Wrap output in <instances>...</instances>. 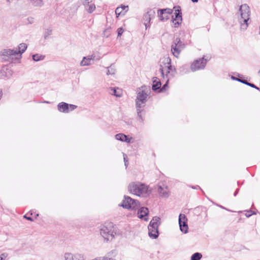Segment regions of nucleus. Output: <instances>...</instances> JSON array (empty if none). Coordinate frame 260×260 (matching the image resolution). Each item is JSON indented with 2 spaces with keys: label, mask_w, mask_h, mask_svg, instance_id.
I'll use <instances>...</instances> for the list:
<instances>
[{
  "label": "nucleus",
  "mask_w": 260,
  "mask_h": 260,
  "mask_svg": "<svg viewBox=\"0 0 260 260\" xmlns=\"http://www.w3.org/2000/svg\"><path fill=\"white\" fill-rule=\"evenodd\" d=\"M149 91V88L146 86H143L139 88L137 90V96L136 99V108L137 115L141 122L144 121L142 113L144 112L143 108L145 107Z\"/></svg>",
  "instance_id": "obj_1"
},
{
  "label": "nucleus",
  "mask_w": 260,
  "mask_h": 260,
  "mask_svg": "<svg viewBox=\"0 0 260 260\" xmlns=\"http://www.w3.org/2000/svg\"><path fill=\"white\" fill-rule=\"evenodd\" d=\"M128 189L130 193L139 197H145L150 193L148 186L139 182L131 183L128 185Z\"/></svg>",
  "instance_id": "obj_2"
},
{
  "label": "nucleus",
  "mask_w": 260,
  "mask_h": 260,
  "mask_svg": "<svg viewBox=\"0 0 260 260\" xmlns=\"http://www.w3.org/2000/svg\"><path fill=\"white\" fill-rule=\"evenodd\" d=\"M240 16L238 18V21L240 24L241 29L245 30L249 24L250 10L247 4L242 5L239 8Z\"/></svg>",
  "instance_id": "obj_3"
},
{
  "label": "nucleus",
  "mask_w": 260,
  "mask_h": 260,
  "mask_svg": "<svg viewBox=\"0 0 260 260\" xmlns=\"http://www.w3.org/2000/svg\"><path fill=\"white\" fill-rule=\"evenodd\" d=\"M27 47V45L25 43H21L17 47L13 49L3 50L1 53L2 55L8 56L12 59L20 58L21 57L22 54L26 50Z\"/></svg>",
  "instance_id": "obj_4"
},
{
  "label": "nucleus",
  "mask_w": 260,
  "mask_h": 260,
  "mask_svg": "<svg viewBox=\"0 0 260 260\" xmlns=\"http://www.w3.org/2000/svg\"><path fill=\"white\" fill-rule=\"evenodd\" d=\"M100 235L106 241L112 240L116 235L113 225H102L100 229Z\"/></svg>",
  "instance_id": "obj_5"
},
{
  "label": "nucleus",
  "mask_w": 260,
  "mask_h": 260,
  "mask_svg": "<svg viewBox=\"0 0 260 260\" xmlns=\"http://www.w3.org/2000/svg\"><path fill=\"white\" fill-rule=\"evenodd\" d=\"M121 206L125 209L135 210L138 209L140 205L138 201L134 200L129 197L125 196L121 204Z\"/></svg>",
  "instance_id": "obj_6"
},
{
  "label": "nucleus",
  "mask_w": 260,
  "mask_h": 260,
  "mask_svg": "<svg viewBox=\"0 0 260 260\" xmlns=\"http://www.w3.org/2000/svg\"><path fill=\"white\" fill-rule=\"evenodd\" d=\"M207 60L202 57L199 59L196 60L190 66V69L192 72L197 70L203 69L205 68Z\"/></svg>",
  "instance_id": "obj_7"
},
{
  "label": "nucleus",
  "mask_w": 260,
  "mask_h": 260,
  "mask_svg": "<svg viewBox=\"0 0 260 260\" xmlns=\"http://www.w3.org/2000/svg\"><path fill=\"white\" fill-rule=\"evenodd\" d=\"M160 224V218L159 217L155 216L150 221L148 226V230L155 231L154 232L157 234L158 232V226Z\"/></svg>",
  "instance_id": "obj_8"
},
{
  "label": "nucleus",
  "mask_w": 260,
  "mask_h": 260,
  "mask_svg": "<svg viewBox=\"0 0 260 260\" xmlns=\"http://www.w3.org/2000/svg\"><path fill=\"white\" fill-rule=\"evenodd\" d=\"M64 260H84V255L79 253H65L64 254Z\"/></svg>",
  "instance_id": "obj_9"
},
{
  "label": "nucleus",
  "mask_w": 260,
  "mask_h": 260,
  "mask_svg": "<svg viewBox=\"0 0 260 260\" xmlns=\"http://www.w3.org/2000/svg\"><path fill=\"white\" fill-rule=\"evenodd\" d=\"M165 67L171 73V78H173L176 74V70L171 65V59L169 57H166L164 60Z\"/></svg>",
  "instance_id": "obj_10"
},
{
  "label": "nucleus",
  "mask_w": 260,
  "mask_h": 260,
  "mask_svg": "<svg viewBox=\"0 0 260 260\" xmlns=\"http://www.w3.org/2000/svg\"><path fill=\"white\" fill-rule=\"evenodd\" d=\"M173 10L171 9H164L158 10V16L161 21L169 18V15L172 13Z\"/></svg>",
  "instance_id": "obj_11"
},
{
  "label": "nucleus",
  "mask_w": 260,
  "mask_h": 260,
  "mask_svg": "<svg viewBox=\"0 0 260 260\" xmlns=\"http://www.w3.org/2000/svg\"><path fill=\"white\" fill-rule=\"evenodd\" d=\"M95 59V55L94 54H92L87 56L83 57L82 60L80 62L81 66H88L92 64L93 63L91 62Z\"/></svg>",
  "instance_id": "obj_12"
},
{
  "label": "nucleus",
  "mask_w": 260,
  "mask_h": 260,
  "mask_svg": "<svg viewBox=\"0 0 260 260\" xmlns=\"http://www.w3.org/2000/svg\"><path fill=\"white\" fill-rule=\"evenodd\" d=\"M174 8L176 9L175 12V18L173 19V22L176 26V24L179 25L182 21V13L180 7H175Z\"/></svg>",
  "instance_id": "obj_13"
},
{
  "label": "nucleus",
  "mask_w": 260,
  "mask_h": 260,
  "mask_svg": "<svg viewBox=\"0 0 260 260\" xmlns=\"http://www.w3.org/2000/svg\"><path fill=\"white\" fill-rule=\"evenodd\" d=\"M149 213L148 209L146 207L141 208L138 212V216L140 219H143L145 221H148L147 215Z\"/></svg>",
  "instance_id": "obj_14"
},
{
  "label": "nucleus",
  "mask_w": 260,
  "mask_h": 260,
  "mask_svg": "<svg viewBox=\"0 0 260 260\" xmlns=\"http://www.w3.org/2000/svg\"><path fill=\"white\" fill-rule=\"evenodd\" d=\"M158 192L162 198H168L169 196V191L167 186L158 185Z\"/></svg>",
  "instance_id": "obj_15"
},
{
  "label": "nucleus",
  "mask_w": 260,
  "mask_h": 260,
  "mask_svg": "<svg viewBox=\"0 0 260 260\" xmlns=\"http://www.w3.org/2000/svg\"><path fill=\"white\" fill-rule=\"evenodd\" d=\"M115 137L117 140L121 142H125L126 143H131V140L133 139L132 137L128 138L126 135L122 133L116 134Z\"/></svg>",
  "instance_id": "obj_16"
},
{
  "label": "nucleus",
  "mask_w": 260,
  "mask_h": 260,
  "mask_svg": "<svg viewBox=\"0 0 260 260\" xmlns=\"http://www.w3.org/2000/svg\"><path fill=\"white\" fill-rule=\"evenodd\" d=\"M155 14V10L154 9H150L144 15V21L150 23L151 19L154 17Z\"/></svg>",
  "instance_id": "obj_17"
},
{
  "label": "nucleus",
  "mask_w": 260,
  "mask_h": 260,
  "mask_svg": "<svg viewBox=\"0 0 260 260\" xmlns=\"http://www.w3.org/2000/svg\"><path fill=\"white\" fill-rule=\"evenodd\" d=\"M159 70L164 79H168V81H169L170 79L172 78H171V73L166 67H162V66H160Z\"/></svg>",
  "instance_id": "obj_18"
},
{
  "label": "nucleus",
  "mask_w": 260,
  "mask_h": 260,
  "mask_svg": "<svg viewBox=\"0 0 260 260\" xmlns=\"http://www.w3.org/2000/svg\"><path fill=\"white\" fill-rule=\"evenodd\" d=\"M181 50L182 49L181 48H179L177 45L173 42L172 43L171 45V52L175 57L178 58Z\"/></svg>",
  "instance_id": "obj_19"
},
{
  "label": "nucleus",
  "mask_w": 260,
  "mask_h": 260,
  "mask_svg": "<svg viewBox=\"0 0 260 260\" xmlns=\"http://www.w3.org/2000/svg\"><path fill=\"white\" fill-rule=\"evenodd\" d=\"M68 106V104L64 102H61L58 104L57 109L60 112L67 113H69Z\"/></svg>",
  "instance_id": "obj_20"
},
{
  "label": "nucleus",
  "mask_w": 260,
  "mask_h": 260,
  "mask_svg": "<svg viewBox=\"0 0 260 260\" xmlns=\"http://www.w3.org/2000/svg\"><path fill=\"white\" fill-rule=\"evenodd\" d=\"M161 86V82L160 80L155 77L153 78V85L152 86V90L155 91L160 88Z\"/></svg>",
  "instance_id": "obj_21"
},
{
  "label": "nucleus",
  "mask_w": 260,
  "mask_h": 260,
  "mask_svg": "<svg viewBox=\"0 0 260 260\" xmlns=\"http://www.w3.org/2000/svg\"><path fill=\"white\" fill-rule=\"evenodd\" d=\"M110 93L112 95H115L116 97H121L122 96V91L121 89L118 88H110Z\"/></svg>",
  "instance_id": "obj_22"
},
{
  "label": "nucleus",
  "mask_w": 260,
  "mask_h": 260,
  "mask_svg": "<svg viewBox=\"0 0 260 260\" xmlns=\"http://www.w3.org/2000/svg\"><path fill=\"white\" fill-rule=\"evenodd\" d=\"M180 231L186 234L188 232V225L186 222H179Z\"/></svg>",
  "instance_id": "obj_23"
},
{
  "label": "nucleus",
  "mask_w": 260,
  "mask_h": 260,
  "mask_svg": "<svg viewBox=\"0 0 260 260\" xmlns=\"http://www.w3.org/2000/svg\"><path fill=\"white\" fill-rule=\"evenodd\" d=\"M173 43L177 45V46L179 47V48H181L182 50L185 48L184 43L182 42L180 39L179 38L175 39L173 41Z\"/></svg>",
  "instance_id": "obj_24"
},
{
  "label": "nucleus",
  "mask_w": 260,
  "mask_h": 260,
  "mask_svg": "<svg viewBox=\"0 0 260 260\" xmlns=\"http://www.w3.org/2000/svg\"><path fill=\"white\" fill-rule=\"evenodd\" d=\"M85 9L87 10V11L89 13H91L93 12L95 9V6L94 4H92V3L89 4V5L88 6H84Z\"/></svg>",
  "instance_id": "obj_25"
},
{
  "label": "nucleus",
  "mask_w": 260,
  "mask_h": 260,
  "mask_svg": "<svg viewBox=\"0 0 260 260\" xmlns=\"http://www.w3.org/2000/svg\"><path fill=\"white\" fill-rule=\"evenodd\" d=\"M30 3L36 7H40L43 5V0H30Z\"/></svg>",
  "instance_id": "obj_26"
},
{
  "label": "nucleus",
  "mask_w": 260,
  "mask_h": 260,
  "mask_svg": "<svg viewBox=\"0 0 260 260\" xmlns=\"http://www.w3.org/2000/svg\"><path fill=\"white\" fill-rule=\"evenodd\" d=\"M153 230H148V235L151 239H155L157 238L159 235V233L156 234Z\"/></svg>",
  "instance_id": "obj_27"
},
{
  "label": "nucleus",
  "mask_w": 260,
  "mask_h": 260,
  "mask_svg": "<svg viewBox=\"0 0 260 260\" xmlns=\"http://www.w3.org/2000/svg\"><path fill=\"white\" fill-rule=\"evenodd\" d=\"M202 257V255L201 253L196 252L191 255V260H200Z\"/></svg>",
  "instance_id": "obj_28"
},
{
  "label": "nucleus",
  "mask_w": 260,
  "mask_h": 260,
  "mask_svg": "<svg viewBox=\"0 0 260 260\" xmlns=\"http://www.w3.org/2000/svg\"><path fill=\"white\" fill-rule=\"evenodd\" d=\"M52 30L51 29H46L44 32V37L45 40L47 39L52 35Z\"/></svg>",
  "instance_id": "obj_29"
},
{
  "label": "nucleus",
  "mask_w": 260,
  "mask_h": 260,
  "mask_svg": "<svg viewBox=\"0 0 260 260\" xmlns=\"http://www.w3.org/2000/svg\"><path fill=\"white\" fill-rule=\"evenodd\" d=\"M115 71H116L114 67H113L112 66H111L110 67L107 68V75H114L115 73Z\"/></svg>",
  "instance_id": "obj_30"
},
{
  "label": "nucleus",
  "mask_w": 260,
  "mask_h": 260,
  "mask_svg": "<svg viewBox=\"0 0 260 260\" xmlns=\"http://www.w3.org/2000/svg\"><path fill=\"white\" fill-rule=\"evenodd\" d=\"M44 58V56L39 55L38 54H36L32 55V59L34 61H38L41 60L43 59Z\"/></svg>",
  "instance_id": "obj_31"
},
{
  "label": "nucleus",
  "mask_w": 260,
  "mask_h": 260,
  "mask_svg": "<svg viewBox=\"0 0 260 260\" xmlns=\"http://www.w3.org/2000/svg\"><path fill=\"white\" fill-rule=\"evenodd\" d=\"M187 219L185 214H180L179 216V222H186Z\"/></svg>",
  "instance_id": "obj_32"
},
{
  "label": "nucleus",
  "mask_w": 260,
  "mask_h": 260,
  "mask_svg": "<svg viewBox=\"0 0 260 260\" xmlns=\"http://www.w3.org/2000/svg\"><path fill=\"white\" fill-rule=\"evenodd\" d=\"M123 7H117L115 10V14L117 17H119L122 13V9Z\"/></svg>",
  "instance_id": "obj_33"
},
{
  "label": "nucleus",
  "mask_w": 260,
  "mask_h": 260,
  "mask_svg": "<svg viewBox=\"0 0 260 260\" xmlns=\"http://www.w3.org/2000/svg\"><path fill=\"white\" fill-rule=\"evenodd\" d=\"M34 22V18L31 17H28L25 21V24H32Z\"/></svg>",
  "instance_id": "obj_34"
},
{
  "label": "nucleus",
  "mask_w": 260,
  "mask_h": 260,
  "mask_svg": "<svg viewBox=\"0 0 260 260\" xmlns=\"http://www.w3.org/2000/svg\"><path fill=\"white\" fill-rule=\"evenodd\" d=\"M82 3L84 6H88L89 4L92 3V0H81Z\"/></svg>",
  "instance_id": "obj_35"
},
{
  "label": "nucleus",
  "mask_w": 260,
  "mask_h": 260,
  "mask_svg": "<svg viewBox=\"0 0 260 260\" xmlns=\"http://www.w3.org/2000/svg\"><path fill=\"white\" fill-rule=\"evenodd\" d=\"M68 106L69 112L73 111L77 107V106L72 104H68Z\"/></svg>",
  "instance_id": "obj_36"
},
{
  "label": "nucleus",
  "mask_w": 260,
  "mask_h": 260,
  "mask_svg": "<svg viewBox=\"0 0 260 260\" xmlns=\"http://www.w3.org/2000/svg\"><path fill=\"white\" fill-rule=\"evenodd\" d=\"M255 213L254 212L252 211L251 210H248L246 211V213L245 214V216L247 217H250L252 215L255 214Z\"/></svg>",
  "instance_id": "obj_37"
},
{
  "label": "nucleus",
  "mask_w": 260,
  "mask_h": 260,
  "mask_svg": "<svg viewBox=\"0 0 260 260\" xmlns=\"http://www.w3.org/2000/svg\"><path fill=\"white\" fill-rule=\"evenodd\" d=\"M120 7H123L122 9V11H124L125 12L122 14V15H124L125 12H127L128 9V7L127 6L121 5Z\"/></svg>",
  "instance_id": "obj_38"
},
{
  "label": "nucleus",
  "mask_w": 260,
  "mask_h": 260,
  "mask_svg": "<svg viewBox=\"0 0 260 260\" xmlns=\"http://www.w3.org/2000/svg\"><path fill=\"white\" fill-rule=\"evenodd\" d=\"M123 32V29L122 28L120 27L118 28L117 29V34H118V37L120 36Z\"/></svg>",
  "instance_id": "obj_39"
},
{
  "label": "nucleus",
  "mask_w": 260,
  "mask_h": 260,
  "mask_svg": "<svg viewBox=\"0 0 260 260\" xmlns=\"http://www.w3.org/2000/svg\"><path fill=\"white\" fill-rule=\"evenodd\" d=\"M248 86H250V87H252V88H255V89H257V90H260L259 88L258 87H257L256 86H255V85L254 84H253V83H249L248 84Z\"/></svg>",
  "instance_id": "obj_40"
},
{
  "label": "nucleus",
  "mask_w": 260,
  "mask_h": 260,
  "mask_svg": "<svg viewBox=\"0 0 260 260\" xmlns=\"http://www.w3.org/2000/svg\"><path fill=\"white\" fill-rule=\"evenodd\" d=\"M239 82H241L244 84H246L248 86V84L249 83V82H248L247 80H244V79H240Z\"/></svg>",
  "instance_id": "obj_41"
},
{
  "label": "nucleus",
  "mask_w": 260,
  "mask_h": 260,
  "mask_svg": "<svg viewBox=\"0 0 260 260\" xmlns=\"http://www.w3.org/2000/svg\"><path fill=\"white\" fill-rule=\"evenodd\" d=\"M168 82H169V81H168V79H167L166 83L163 85L161 90H165L166 89V87L167 86Z\"/></svg>",
  "instance_id": "obj_42"
},
{
  "label": "nucleus",
  "mask_w": 260,
  "mask_h": 260,
  "mask_svg": "<svg viewBox=\"0 0 260 260\" xmlns=\"http://www.w3.org/2000/svg\"><path fill=\"white\" fill-rule=\"evenodd\" d=\"M23 217L29 221H33V219L30 217H28L26 215L23 216Z\"/></svg>",
  "instance_id": "obj_43"
},
{
  "label": "nucleus",
  "mask_w": 260,
  "mask_h": 260,
  "mask_svg": "<svg viewBox=\"0 0 260 260\" xmlns=\"http://www.w3.org/2000/svg\"><path fill=\"white\" fill-rule=\"evenodd\" d=\"M0 256H2L4 258V260L5 259V258L7 257L8 254L6 253H2Z\"/></svg>",
  "instance_id": "obj_44"
},
{
  "label": "nucleus",
  "mask_w": 260,
  "mask_h": 260,
  "mask_svg": "<svg viewBox=\"0 0 260 260\" xmlns=\"http://www.w3.org/2000/svg\"><path fill=\"white\" fill-rule=\"evenodd\" d=\"M150 23H148V22H145L144 24L145 25L146 29H147L148 27H150Z\"/></svg>",
  "instance_id": "obj_45"
},
{
  "label": "nucleus",
  "mask_w": 260,
  "mask_h": 260,
  "mask_svg": "<svg viewBox=\"0 0 260 260\" xmlns=\"http://www.w3.org/2000/svg\"><path fill=\"white\" fill-rule=\"evenodd\" d=\"M231 78L234 80H236V81H238L239 82L240 81V78H237V77H235L234 76H232Z\"/></svg>",
  "instance_id": "obj_46"
},
{
  "label": "nucleus",
  "mask_w": 260,
  "mask_h": 260,
  "mask_svg": "<svg viewBox=\"0 0 260 260\" xmlns=\"http://www.w3.org/2000/svg\"><path fill=\"white\" fill-rule=\"evenodd\" d=\"M123 156H124V165L126 167L128 165L127 161L126 160V159H125V157H124V154H123Z\"/></svg>",
  "instance_id": "obj_47"
},
{
  "label": "nucleus",
  "mask_w": 260,
  "mask_h": 260,
  "mask_svg": "<svg viewBox=\"0 0 260 260\" xmlns=\"http://www.w3.org/2000/svg\"><path fill=\"white\" fill-rule=\"evenodd\" d=\"M238 190L237 189L236 192L234 193V196H236L238 193Z\"/></svg>",
  "instance_id": "obj_48"
},
{
  "label": "nucleus",
  "mask_w": 260,
  "mask_h": 260,
  "mask_svg": "<svg viewBox=\"0 0 260 260\" xmlns=\"http://www.w3.org/2000/svg\"><path fill=\"white\" fill-rule=\"evenodd\" d=\"M193 3H197L198 0H191Z\"/></svg>",
  "instance_id": "obj_49"
},
{
  "label": "nucleus",
  "mask_w": 260,
  "mask_h": 260,
  "mask_svg": "<svg viewBox=\"0 0 260 260\" xmlns=\"http://www.w3.org/2000/svg\"><path fill=\"white\" fill-rule=\"evenodd\" d=\"M2 91H0V99L2 98Z\"/></svg>",
  "instance_id": "obj_50"
},
{
  "label": "nucleus",
  "mask_w": 260,
  "mask_h": 260,
  "mask_svg": "<svg viewBox=\"0 0 260 260\" xmlns=\"http://www.w3.org/2000/svg\"><path fill=\"white\" fill-rule=\"evenodd\" d=\"M0 260H4V258L2 256H0Z\"/></svg>",
  "instance_id": "obj_51"
},
{
  "label": "nucleus",
  "mask_w": 260,
  "mask_h": 260,
  "mask_svg": "<svg viewBox=\"0 0 260 260\" xmlns=\"http://www.w3.org/2000/svg\"><path fill=\"white\" fill-rule=\"evenodd\" d=\"M219 207H220V208H223V209H225V208L224 207H222V206H219Z\"/></svg>",
  "instance_id": "obj_52"
},
{
  "label": "nucleus",
  "mask_w": 260,
  "mask_h": 260,
  "mask_svg": "<svg viewBox=\"0 0 260 260\" xmlns=\"http://www.w3.org/2000/svg\"><path fill=\"white\" fill-rule=\"evenodd\" d=\"M32 214H33V212H30L31 215H32Z\"/></svg>",
  "instance_id": "obj_53"
},
{
  "label": "nucleus",
  "mask_w": 260,
  "mask_h": 260,
  "mask_svg": "<svg viewBox=\"0 0 260 260\" xmlns=\"http://www.w3.org/2000/svg\"><path fill=\"white\" fill-rule=\"evenodd\" d=\"M32 214H33V212H30L31 215H32Z\"/></svg>",
  "instance_id": "obj_54"
},
{
  "label": "nucleus",
  "mask_w": 260,
  "mask_h": 260,
  "mask_svg": "<svg viewBox=\"0 0 260 260\" xmlns=\"http://www.w3.org/2000/svg\"><path fill=\"white\" fill-rule=\"evenodd\" d=\"M185 67H186V66H183V68H184Z\"/></svg>",
  "instance_id": "obj_55"
},
{
  "label": "nucleus",
  "mask_w": 260,
  "mask_h": 260,
  "mask_svg": "<svg viewBox=\"0 0 260 260\" xmlns=\"http://www.w3.org/2000/svg\"><path fill=\"white\" fill-rule=\"evenodd\" d=\"M8 1H9V0H7Z\"/></svg>",
  "instance_id": "obj_56"
}]
</instances>
